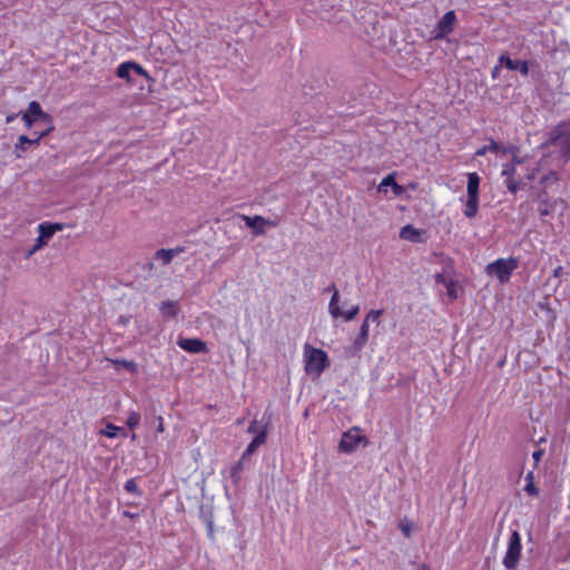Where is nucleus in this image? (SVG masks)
<instances>
[{"mask_svg": "<svg viewBox=\"0 0 570 570\" xmlns=\"http://www.w3.org/2000/svg\"><path fill=\"white\" fill-rule=\"evenodd\" d=\"M540 149L543 151L542 156H548L556 163V167L570 160V118L560 121L547 132Z\"/></svg>", "mask_w": 570, "mask_h": 570, "instance_id": "f257e3e1", "label": "nucleus"}, {"mask_svg": "<svg viewBox=\"0 0 570 570\" xmlns=\"http://www.w3.org/2000/svg\"><path fill=\"white\" fill-rule=\"evenodd\" d=\"M556 163L549 159L548 156H542L541 159L534 165H528L524 174V179L528 183L537 180L544 191L552 186L558 185L560 180L559 169Z\"/></svg>", "mask_w": 570, "mask_h": 570, "instance_id": "f03ea898", "label": "nucleus"}, {"mask_svg": "<svg viewBox=\"0 0 570 570\" xmlns=\"http://www.w3.org/2000/svg\"><path fill=\"white\" fill-rule=\"evenodd\" d=\"M330 358L325 351L306 343L304 345V370L309 375L320 376L330 367Z\"/></svg>", "mask_w": 570, "mask_h": 570, "instance_id": "7ed1b4c3", "label": "nucleus"}, {"mask_svg": "<svg viewBox=\"0 0 570 570\" xmlns=\"http://www.w3.org/2000/svg\"><path fill=\"white\" fill-rule=\"evenodd\" d=\"M480 181L481 178L478 173L468 174L466 198L464 200L463 214L469 219L474 218L479 212Z\"/></svg>", "mask_w": 570, "mask_h": 570, "instance_id": "20e7f679", "label": "nucleus"}, {"mask_svg": "<svg viewBox=\"0 0 570 570\" xmlns=\"http://www.w3.org/2000/svg\"><path fill=\"white\" fill-rule=\"evenodd\" d=\"M518 266V261L513 257L498 258L485 266V273L495 276L501 283H507Z\"/></svg>", "mask_w": 570, "mask_h": 570, "instance_id": "39448f33", "label": "nucleus"}, {"mask_svg": "<svg viewBox=\"0 0 570 570\" xmlns=\"http://www.w3.org/2000/svg\"><path fill=\"white\" fill-rule=\"evenodd\" d=\"M521 552V534L519 531L512 530L508 541L507 551L502 560V563L507 570H514L518 567Z\"/></svg>", "mask_w": 570, "mask_h": 570, "instance_id": "423d86ee", "label": "nucleus"}, {"mask_svg": "<svg viewBox=\"0 0 570 570\" xmlns=\"http://www.w3.org/2000/svg\"><path fill=\"white\" fill-rule=\"evenodd\" d=\"M382 315H383V309H371L366 314V316L360 327V332L352 345V347L355 352H360L366 345V343L368 341L370 323H376L379 325L380 318Z\"/></svg>", "mask_w": 570, "mask_h": 570, "instance_id": "0eeeda50", "label": "nucleus"}, {"mask_svg": "<svg viewBox=\"0 0 570 570\" xmlns=\"http://www.w3.org/2000/svg\"><path fill=\"white\" fill-rule=\"evenodd\" d=\"M330 288L333 289V292H334L333 296L331 298V302L328 304V309H330L331 315L335 318L342 317L347 322L354 320L360 312L358 305H354L348 311L343 312L338 306V292H337L335 285L332 284V286Z\"/></svg>", "mask_w": 570, "mask_h": 570, "instance_id": "6e6552de", "label": "nucleus"}, {"mask_svg": "<svg viewBox=\"0 0 570 570\" xmlns=\"http://www.w3.org/2000/svg\"><path fill=\"white\" fill-rule=\"evenodd\" d=\"M517 167L518 166H514V164L507 163L503 165L502 173H501L502 176L505 177L504 178L505 187L511 194H517V191L522 186H525L528 184V181L524 179V177L520 178L519 180L515 178Z\"/></svg>", "mask_w": 570, "mask_h": 570, "instance_id": "1a4fd4ad", "label": "nucleus"}, {"mask_svg": "<svg viewBox=\"0 0 570 570\" xmlns=\"http://www.w3.org/2000/svg\"><path fill=\"white\" fill-rule=\"evenodd\" d=\"M366 440L365 436L361 435L358 428H353L350 431L343 433L340 441V451L344 453H351L356 450L358 444Z\"/></svg>", "mask_w": 570, "mask_h": 570, "instance_id": "9d476101", "label": "nucleus"}, {"mask_svg": "<svg viewBox=\"0 0 570 570\" xmlns=\"http://www.w3.org/2000/svg\"><path fill=\"white\" fill-rule=\"evenodd\" d=\"M456 22V14L450 10L443 14L434 29V38L443 39L453 32Z\"/></svg>", "mask_w": 570, "mask_h": 570, "instance_id": "9b49d317", "label": "nucleus"}, {"mask_svg": "<svg viewBox=\"0 0 570 570\" xmlns=\"http://www.w3.org/2000/svg\"><path fill=\"white\" fill-rule=\"evenodd\" d=\"M242 219L245 222V225L247 227H250L254 229V234L256 236H261V235H264L265 234V227L266 226H272V227H275L277 225L276 222H273V220H269V219H266L262 216H246V215H242Z\"/></svg>", "mask_w": 570, "mask_h": 570, "instance_id": "f8f14e48", "label": "nucleus"}, {"mask_svg": "<svg viewBox=\"0 0 570 570\" xmlns=\"http://www.w3.org/2000/svg\"><path fill=\"white\" fill-rule=\"evenodd\" d=\"M42 114L41 105L33 100L28 105V108L26 111L21 112V119L24 122V126L27 129H30L33 124H36L40 117L39 115Z\"/></svg>", "mask_w": 570, "mask_h": 570, "instance_id": "ddd939ff", "label": "nucleus"}, {"mask_svg": "<svg viewBox=\"0 0 570 570\" xmlns=\"http://www.w3.org/2000/svg\"><path fill=\"white\" fill-rule=\"evenodd\" d=\"M177 344L181 350L188 353L197 354L207 352V345L200 338H180Z\"/></svg>", "mask_w": 570, "mask_h": 570, "instance_id": "4468645a", "label": "nucleus"}, {"mask_svg": "<svg viewBox=\"0 0 570 570\" xmlns=\"http://www.w3.org/2000/svg\"><path fill=\"white\" fill-rule=\"evenodd\" d=\"M499 61L509 70H518L522 76L529 75V62L527 60H512L509 56L501 55Z\"/></svg>", "mask_w": 570, "mask_h": 570, "instance_id": "2eb2a0df", "label": "nucleus"}, {"mask_svg": "<svg viewBox=\"0 0 570 570\" xmlns=\"http://www.w3.org/2000/svg\"><path fill=\"white\" fill-rule=\"evenodd\" d=\"M267 424L263 425L257 435L247 445L244 456L253 454L261 445L266 443L267 440Z\"/></svg>", "mask_w": 570, "mask_h": 570, "instance_id": "dca6fc26", "label": "nucleus"}, {"mask_svg": "<svg viewBox=\"0 0 570 570\" xmlns=\"http://www.w3.org/2000/svg\"><path fill=\"white\" fill-rule=\"evenodd\" d=\"M184 252H185L184 246H178V247L169 248V249L160 248V249L156 250L155 259H159L163 262L164 265H168L175 256H177Z\"/></svg>", "mask_w": 570, "mask_h": 570, "instance_id": "f3484780", "label": "nucleus"}, {"mask_svg": "<svg viewBox=\"0 0 570 570\" xmlns=\"http://www.w3.org/2000/svg\"><path fill=\"white\" fill-rule=\"evenodd\" d=\"M65 227L61 223H41L38 225V232L39 235L42 236L46 240L49 242V239L55 235V233L62 230Z\"/></svg>", "mask_w": 570, "mask_h": 570, "instance_id": "a211bd4d", "label": "nucleus"}, {"mask_svg": "<svg viewBox=\"0 0 570 570\" xmlns=\"http://www.w3.org/2000/svg\"><path fill=\"white\" fill-rule=\"evenodd\" d=\"M422 232L417 228H415L413 225L407 224L401 228L400 237L402 239L409 240V242H422L421 239Z\"/></svg>", "mask_w": 570, "mask_h": 570, "instance_id": "6ab92c4d", "label": "nucleus"}, {"mask_svg": "<svg viewBox=\"0 0 570 570\" xmlns=\"http://www.w3.org/2000/svg\"><path fill=\"white\" fill-rule=\"evenodd\" d=\"M29 137L26 135H20L18 137L17 142L14 144V154L17 158H20L22 156V153H24L28 149L29 146Z\"/></svg>", "mask_w": 570, "mask_h": 570, "instance_id": "aec40b11", "label": "nucleus"}, {"mask_svg": "<svg viewBox=\"0 0 570 570\" xmlns=\"http://www.w3.org/2000/svg\"><path fill=\"white\" fill-rule=\"evenodd\" d=\"M130 70H132V62L126 61V62L120 63L117 67L116 75L118 78L129 80L130 79Z\"/></svg>", "mask_w": 570, "mask_h": 570, "instance_id": "412c9836", "label": "nucleus"}, {"mask_svg": "<svg viewBox=\"0 0 570 570\" xmlns=\"http://www.w3.org/2000/svg\"><path fill=\"white\" fill-rule=\"evenodd\" d=\"M160 311L163 314L169 315L171 317H176L178 313V306L176 302L165 301L160 305Z\"/></svg>", "mask_w": 570, "mask_h": 570, "instance_id": "4be33fe9", "label": "nucleus"}, {"mask_svg": "<svg viewBox=\"0 0 570 570\" xmlns=\"http://www.w3.org/2000/svg\"><path fill=\"white\" fill-rule=\"evenodd\" d=\"M124 431L122 428L117 426L112 423H107L106 428L100 431L101 435H105L109 439H115L118 436L119 432Z\"/></svg>", "mask_w": 570, "mask_h": 570, "instance_id": "5701e85b", "label": "nucleus"}, {"mask_svg": "<svg viewBox=\"0 0 570 570\" xmlns=\"http://www.w3.org/2000/svg\"><path fill=\"white\" fill-rule=\"evenodd\" d=\"M112 363L119 367H124L126 368L127 371L131 372V373H137L138 371V367H137V364L134 362V361H128V360H115L112 361Z\"/></svg>", "mask_w": 570, "mask_h": 570, "instance_id": "b1692460", "label": "nucleus"}, {"mask_svg": "<svg viewBox=\"0 0 570 570\" xmlns=\"http://www.w3.org/2000/svg\"><path fill=\"white\" fill-rule=\"evenodd\" d=\"M242 471H243V464L240 461L236 462L235 464H233L230 466L229 474H230V479L233 480L234 483H238V481L240 479Z\"/></svg>", "mask_w": 570, "mask_h": 570, "instance_id": "393cba45", "label": "nucleus"}, {"mask_svg": "<svg viewBox=\"0 0 570 570\" xmlns=\"http://www.w3.org/2000/svg\"><path fill=\"white\" fill-rule=\"evenodd\" d=\"M139 422H140V414L136 411H132L128 414V417L126 420V425L130 430H134L138 426Z\"/></svg>", "mask_w": 570, "mask_h": 570, "instance_id": "a878e982", "label": "nucleus"}, {"mask_svg": "<svg viewBox=\"0 0 570 570\" xmlns=\"http://www.w3.org/2000/svg\"><path fill=\"white\" fill-rule=\"evenodd\" d=\"M125 490L128 492V493H134V494H140L139 490H138V485L135 481V479H128L125 483Z\"/></svg>", "mask_w": 570, "mask_h": 570, "instance_id": "bb28decb", "label": "nucleus"}, {"mask_svg": "<svg viewBox=\"0 0 570 570\" xmlns=\"http://www.w3.org/2000/svg\"><path fill=\"white\" fill-rule=\"evenodd\" d=\"M524 491L530 497L539 495V488L534 484V482H527L524 487Z\"/></svg>", "mask_w": 570, "mask_h": 570, "instance_id": "cd10ccee", "label": "nucleus"}, {"mask_svg": "<svg viewBox=\"0 0 570 570\" xmlns=\"http://www.w3.org/2000/svg\"><path fill=\"white\" fill-rule=\"evenodd\" d=\"M47 243H48V240H46L45 238H42L41 235H39L38 238L36 239V243H35L32 249L29 252V255H32L33 253H36L37 250L42 248L45 245H47Z\"/></svg>", "mask_w": 570, "mask_h": 570, "instance_id": "c85d7f7f", "label": "nucleus"}, {"mask_svg": "<svg viewBox=\"0 0 570 570\" xmlns=\"http://www.w3.org/2000/svg\"><path fill=\"white\" fill-rule=\"evenodd\" d=\"M395 183V175L394 174H390L387 175L386 177H384L379 186V189H382L384 187H387V186H393V184Z\"/></svg>", "mask_w": 570, "mask_h": 570, "instance_id": "c756f323", "label": "nucleus"}, {"mask_svg": "<svg viewBox=\"0 0 570 570\" xmlns=\"http://www.w3.org/2000/svg\"><path fill=\"white\" fill-rule=\"evenodd\" d=\"M514 151H520L519 147L518 146H514V145H509V146H500V154L502 155H508L511 153H514Z\"/></svg>", "mask_w": 570, "mask_h": 570, "instance_id": "7c9ffc66", "label": "nucleus"}, {"mask_svg": "<svg viewBox=\"0 0 570 570\" xmlns=\"http://www.w3.org/2000/svg\"><path fill=\"white\" fill-rule=\"evenodd\" d=\"M539 213H540V216H542V217L550 215L551 209H550L547 200L541 202V205L539 207Z\"/></svg>", "mask_w": 570, "mask_h": 570, "instance_id": "2f4dec72", "label": "nucleus"}, {"mask_svg": "<svg viewBox=\"0 0 570 570\" xmlns=\"http://www.w3.org/2000/svg\"><path fill=\"white\" fill-rule=\"evenodd\" d=\"M543 454H544V450H542V449H538V450H535L532 453V458H533V461H534V466H538V464L542 460Z\"/></svg>", "mask_w": 570, "mask_h": 570, "instance_id": "473e14b6", "label": "nucleus"}, {"mask_svg": "<svg viewBox=\"0 0 570 570\" xmlns=\"http://www.w3.org/2000/svg\"><path fill=\"white\" fill-rule=\"evenodd\" d=\"M519 153L520 151L511 153L512 160L510 161V164H514V166H520L524 164V159L519 156Z\"/></svg>", "mask_w": 570, "mask_h": 570, "instance_id": "72a5a7b5", "label": "nucleus"}, {"mask_svg": "<svg viewBox=\"0 0 570 570\" xmlns=\"http://www.w3.org/2000/svg\"><path fill=\"white\" fill-rule=\"evenodd\" d=\"M262 429V426L259 428L258 426V422L256 420H253L247 429L248 433H254L255 435H257V433L259 432V430Z\"/></svg>", "mask_w": 570, "mask_h": 570, "instance_id": "f704fd0d", "label": "nucleus"}, {"mask_svg": "<svg viewBox=\"0 0 570 570\" xmlns=\"http://www.w3.org/2000/svg\"><path fill=\"white\" fill-rule=\"evenodd\" d=\"M500 144L494 141L493 139L490 140V144L488 145V148L490 149L491 153H495V154H499L500 151Z\"/></svg>", "mask_w": 570, "mask_h": 570, "instance_id": "c9c22d12", "label": "nucleus"}, {"mask_svg": "<svg viewBox=\"0 0 570 570\" xmlns=\"http://www.w3.org/2000/svg\"><path fill=\"white\" fill-rule=\"evenodd\" d=\"M39 117H40L39 120H41L48 125H52V117L49 114L45 112L43 110H42V114L39 115Z\"/></svg>", "mask_w": 570, "mask_h": 570, "instance_id": "e433bc0d", "label": "nucleus"}, {"mask_svg": "<svg viewBox=\"0 0 570 570\" xmlns=\"http://www.w3.org/2000/svg\"><path fill=\"white\" fill-rule=\"evenodd\" d=\"M156 420H157V428H156L157 433H164L165 424H164L163 416H158Z\"/></svg>", "mask_w": 570, "mask_h": 570, "instance_id": "4c0bfd02", "label": "nucleus"}, {"mask_svg": "<svg viewBox=\"0 0 570 570\" xmlns=\"http://www.w3.org/2000/svg\"><path fill=\"white\" fill-rule=\"evenodd\" d=\"M401 531L402 533L406 537V538H410L411 537V525L410 524H401Z\"/></svg>", "mask_w": 570, "mask_h": 570, "instance_id": "58836bf2", "label": "nucleus"}, {"mask_svg": "<svg viewBox=\"0 0 570 570\" xmlns=\"http://www.w3.org/2000/svg\"><path fill=\"white\" fill-rule=\"evenodd\" d=\"M132 70H135L138 75L145 76L146 70L138 63L132 62Z\"/></svg>", "mask_w": 570, "mask_h": 570, "instance_id": "ea45409f", "label": "nucleus"}, {"mask_svg": "<svg viewBox=\"0 0 570 570\" xmlns=\"http://www.w3.org/2000/svg\"><path fill=\"white\" fill-rule=\"evenodd\" d=\"M42 139V137H40V134H36L35 132V137L33 138H30L29 137V146L31 145H39L40 140Z\"/></svg>", "mask_w": 570, "mask_h": 570, "instance_id": "a19ab883", "label": "nucleus"}, {"mask_svg": "<svg viewBox=\"0 0 570 570\" xmlns=\"http://www.w3.org/2000/svg\"><path fill=\"white\" fill-rule=\"evenodd\" d=\"M490 149L488 148V145L485 146H482L481 148H479L476 151H475V156H484L487 153H489Z\"/></svg>", "mask_w": 570, "mask_h": 570, "instance_id": "79ce46f5", "label": "nucleus"}, {"mask_svg": "<svg viewBox=\"0 0 570 570\" xmlns=\"http://www.w3.org/2000/svg\"><path fill=\"white\" fill-rule=\"evenodd\" d=\"M448 295H449L452 299L456 298V291H455V288H454L453 284H451L450 286H448Z\"/></svg>", "mask_w": 570, "mask_h": 570, "instance_id": "37998d69", "label": "nucleus"}, {"mask_svg": "<svg viewBox=\"0 0 570 570\" xmlns=\"http://www.w3.org/2000/svg\"><path fill=\"white\" fill-rule=\"evenodd\" d=\"M55 129L53 125H49L48 128H45L43 131L39 132L40 137L45 138Z\"/></svg>", "mask_w": 570, "mask_h": 570, "instance_id": "c03bdc74", "label": "nucleus"}, {"mask_svg": "<svg viewBox=\"0 0 570 570\" xmlns=\"http://www.w3.org/2000/svg\"><path fill=\"white\" fill-rule=\"evenodd\" d=\"M392 189L395 195H400L403 191V187L396 181L393 184Z\"/></svg>", "mask_w": 570, "mask_h": 570, "instance_id": "a18cd8bd", "label": "nucleus"}, {"mask_svg": "<svg viewBox=\"0 0 570 570\" xmlns=\"http://www.w3.org/2000/svg\"><path fill=\"white\" fill-rule=\"evenodd\" d=\"M527 482H534V473L533 471H529L527 474H525V483Z\"/></svg>", "mask_w": 570, "mask_h": 570, "instance_id": "49530a36", "label": "nucleus"}, {"mask_svg": "<svg viewBox=\"0 0 570 570\" xmlns=\"http://www.w3.org/2000/svg\"><path fill=\"white\" fill-rule=\"evenodd\" d=\"M20 114H10V115H8L7 118H6V122L7 124L12 122Z\"/></svg>", "mask_w": 570, "mask_h": 570, "instance_id": "de8ad7c7", "label": "nucleus"}, {"mask_svg": "<svg viewBox=\"0 0 570 570\" xmlns=\"http://www.w3.org/2000/svg\"><path fill=\"white\" fill-rule=\"evenodd\" d=\"M417 570H430V567L426 563H421L419 564Z\"/></svg>", "mask_w": 570, "mask_h": 570, "instance_id": "09e8293b", "label": "nucleus"}, {"mask_svg": "<svg viewBox=\"0 0 570 570\" xmlns=\"http://www.w3.org/2000/svg\"><path fill=\"white\" fill-rule=\"evenodd\" d=\"M498 70H499V67H494L493 70H492V77L495 78L497 77V73H498Z\"/></svg>", "mask_w": 570, "mask_h": 570, "instance_id": "8fccbe9b", "label": "nucleus"}, {"mask_svg": "<svg viewBox=\"0 0 570 570\" xmlns=\"http://www.w3.org/2000/svg\"><path fill=\"white\" fill-rule=\"evenodd\" d=\"M562 267L559 266L554 269V276H559L560 275V272H561Z\"/></svg>", "mask_w": 570, "mask_h": 570, "instance_id": "3c124183", "label": "nucleus"}, {"mask_svg": "<svg viewBox=\"0 0 570 570\" xmlns=\"http://www.w3.org/2000/svg\"><path fill=\"white\" fill-rule=\"evenodd\" d=\"M124 514H125V515H127V517H130V518H134V517H135V514H131V513H130V512H128V511H125V512H124Z\"/></svg>", "mask_w": 570, "mask_h": 570, "instance_id": "603ef678", "label": "nucleus"}, {"mask_svg": "<svg viewBox=\"0 0 570 570\" xmlns=\"http://www.w3.org/2000/svg\"><path fill=\"white\" fill-rule=\"evenodd\" d=\"M137 435L135 433L131 434V440L135 441Z\"/></svg>", "mask_w": 570, "mask_h": 570, "instance_id": "864d4df0", "label": "nucleus"}]
</instances>
